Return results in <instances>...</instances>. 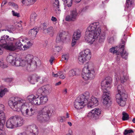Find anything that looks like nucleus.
I'll return each mask as SVG.
<instances>
[{
    "instance_id": "a878e982",
    "label": "nucleus",
    "mask_w": 135,
    "mask_h": 135,
    "mask_svg": "<svg viewBox=\"0 0 135 135\" xmlns=\"http://www.w3.org/2000/svg\"><path fill=\"white\" fill-rule=\"evenodd\" d=\"M120 50L122 51L120 52V54L123 58H124L125 59H127L128 57V53L124 50V46L122 45L120 48Z\"/></svg>"
},
{
    "instance_id": "2f4dec72",
    "label": "nucleus",
    "mask_w": 135,
    "mask_h": 135,
    "mask_svg": "<svg viewBox=\"0 0 135 135\" xmlns=\"http://www.w3.org/2000/svg\"><path fill=\"white\" fill-rule=\"evenodd\" d=\"M134 3V0H126V6L128 8L131 9L132 7V5Z\"/></svg>"
},
{
    "instance_id": "aec40b11",
    "label": "nucleus",
    "mask_w": 135,
    "mask_h": 135,
    "mask_svg": "<svg viewBox=\"0 0 135 135\" xmlns=\"http://www.w3.org/2000/svg\"><path fill=\"white\" fill-rule=\"evenodd\" d=\"M52 90V88L50 86L43 87L38 89V91L39 93H43L46 95L50 93Z\"/></svg>"
},
{
    "instance_id": "6ab92c4d",
    "label": "nucleus",
    "mask_w": 135,
    "mask_h": 135,
    "mask_svg": "<svg viewBox=\"0 0 135 135\" xmlns=\"http://www.w3.org/2000/svg\"><path fill=\"white\" fill-rule=\"evenodd\" d=\"M28 129L30 132V135H36L38 133V129L36 126L35 124L29 125Z\"/></svg>"
},
{
    "instance_id": "864d4df0",
    "label": "nucleus",
    "mask_w": 135,
    "mask_h": 135,
    "mask_svg": "<svg viewBox=\"0 0 135 135\" xmlns=\"http://www.w3.org/2000/svg\"><path fill=\"white\" fill-rule=\"evenodd\" d=\"M61 41H63L61 39V38L59 36H57L56 39V42L59 43Z\"/></svg>"
},
{
    "instance_id": "09e8293b",
    "label": "nucleus",
    "mask_w": 135,
    "mask_h": 135,
    "mask_svg": "<svg viewBox=\"0 0 135 135\" xmlns=\"http://www.w3.org/2000/svg\"><path fill=\"white\" fill-rule=\"evenodd\" d=\"M109 42L110 43H112L114 41V38L113 37H109L108 38Z\"/></svg>"
},
{
    "instance_id": "13d9d810",
    "label": "nucleus",
    "mask_w": 135,
    "mask_h": 135,
    "mask_svg": "<svg viewBox=\"0 0 135 135\" xmlns=\"http://www.w3.org/2000/svg\"><path fill=\"white\" fill-rule=\"evenodd\" d=\"M12 14L13 16H15L17 17H20V16L19 15V14L18 13L15 12L13 11H12Z\"/></svg>"
},
{
    "instance_id": "b1692460",
    "label": "nucleus",
    "mask_w": 135,
    "mask_h": 135,
    "mask_svg": "<svg viewBox=\"0 0 135 135\" xmlns=\"http://www.w3.org/2000/svg\"><path fill=\"white\" fill-rule=\"evenodd\" d=\"M39 79V77L36 75H33L30 76L28 78V80L31 83L34 84Z\"/></svg>"
},
{
    "instance_id": "774afa93",
    "label": "nucleus",
    "mask_w": 135,
    "mask_h": 135,
    "mask_svg": "<svg viewBox=\"0 0 135 135\" xmlns=\"http://www.w3.org/2000/svg\"><path fill=\"white\" fill-rule=\"evenodd\" d=\"M6 3V2L5 1V0H4V1H3L2 3V5H4V4H5Z\"/></svg>"
},
{
    "instance_id": "0eeeda50",
    "label": "nucleus",
    "mask_w": 135,
    "mask_h": 135,
    "mask_svg": "<svg viewBox=\"0 0 135 135\" xmlns=\"http://www.w3.org/2000/svg\"><path fill=\"white\" fill-rule=\"evenodd\" d=\"M91 57V52L90 50L87 49L81 52L78 57L79 63L82 65L86 61L89 60Z\"/></svg>"
},
{
    "instance_id": "f03ea898",
    "label": "nucleus",
    "mask_w": 135,
    "mask_h": 135,
    "mask_svg": "<svg viewBox=\"0 0 135 135\" xmlns=\"http://www.w3.org/2000/svg\"><path fill=\"white\" fill-rule=\"evenodd\" d=\"M101 31L100 26L98 23L91 24L88 27L85 32L84 37L85 41L87 43L92 44L99 35V42L100 43L103 42L105 38V33L103 32L100 34Z\"/></svg>"
},
{
    "instance_id": "dca6fc26",
    "label": "nucleus",
    "mask_w": 135,
    "mask_h": 135,
    "mask_svg": "<svg viewBox=\"0 0 135 135\" xmlns=\"http://www.w3.org/2000/svg\"><path fill=\"white\" fill-rule=\"evenodd\" d=\"M101 113V110L98 108H95L92 110L89 114L91 117L95 119L98 118L99 116Z\"/></svg>"
},
{
    "instance_id": "a18cd8bd",
    "label": "nucleus",
    "mask_w": 135,
    "mask_h": 135,
    "mask_svg": "<svg viewBox=\"0 0 135 135\" xmlns=\"http://www.w3.org/2000/svg\"><path fill=\"white\" fill-rule=\"evenodd\" d=\"M133 132V131L132 129H129V130H127L126 129L124 131V134L126 135L127 134H129Z\"/></svg>"
},
{
    "instance_id": "39448f33",
    "label": "nucleus",
    "mask_w": 135,
    "mask_h": 135,
    "mask_svg": "<svg viewBox=\"0 0 135 135\" xmlns=\"http://www.w3.org/2000/svg\"><path fill=\"white\" fill-rule=\"evenodd\" d=\"M14 40L13 37H9V36L4 35L1 37L0 41L1 47L7 50L14 51L16 49L15 47L12 42Z\"/></svg>"
},
{
    "instance_id": "052dcab7",
    "label": "nucleus",
    "mask_w": 135,
    "mask_h": 135,
    "mask_svg": "<svg viewBox=\"0 0 135 135\" xmlns=\"http://www.w3.org/2000/svg\"><path fill=\"white\" fill-rule=\"evenodd\" d=\"M59 72L57 74H54V72L52 73V75L53 76L55 77H57L59 76Z\"/></svg>"
},
{
    "instance_id": "4be33fe9",
    "label": "nucleus",
    "mask_w": 135,
    "mask_h": 135,
    "mask_svg": "<svg viewBox=\"0 0 135 135\" xmlns=\"http://www.w3.org/2000/svg\"><path fill=\"white\" fill-rule=\"evenodd\" d=\"M115 77L117 80H119L121 83H123L125 82L128 79V77L127 76H124V73L122 72L121 74H118L117 75H115Z\"/></svg>"
},
{
    "instance_id": "c85d7f7f",
    "label": "nucleus",
    "mask_w": 135,
    "mask_h": 135,
    "mask_svg": "<svg viewBox=\"0 0 135 135\" xmlns=\"http://www.w3.org/2000/svg\"><path fill=\"white\" fill-rule=\"evenodd\" d=\"M36 97V95L31 94L28 95L27 97V100L31 104H32L34 99Z\"/></svg>"
},
{
    "instance_id": "7ed1b4c3",
    "label": "nucleus",
    "mask_w": 135,
    "mask_h": 135,
    "mask_svg": "<svg viewBox=\"0 0 135 135\" xmlns=\"http://www.w3.org/2000/svg\"><path fill=\"white\" fill-rule=\"evenodd\" d=\"M112 78L110 77H106L101 82V88L103 91V103L106 108H108L110 105L109 101L110 91H108L112 86Z\"/></svg>"
},
{
    "instance_id": "bf43d9fd",
    "label": "nucleus",
    "mask_w": 135,
    "mask_h": 135,
    "mask_svg": "<svg viewBox=\"0 0 135 135\" xmlns=\"http://www.w3.org/2000/svg\"><path fill=\"white\" fill-rule=\"evenodd\" d=\"M77 40H75V39H74V38H73L71 44V45L72 46H74L75 45Z\"/></svg>"
},
{
    "instance_id": "8fccbe9b",
    "label": "nucleus",
    "mask_w": 135,
    "mask_h": 135,
    "mask_svg": "<svg viewBox=\"0 0 135 135\" xmlns=\"http://www.w3.org/2000/svg\"><path fill=\"white\" fill-rule=\"evenodd\" d=\"M21 3L23 5L26 6L29 5L27 0H22Z\"/></svg>"
},
{
    "instance_id": "412c9836",
    "label": "nucleus",
    "mask_w": 135,
    "mask_h": 135,
    "mask_svg": "<svg viewBox=\"0 0 135 135\" xmlns=\"http://www.w3.org/2000/svg\"><path fill=\"white\" fill-rule=\"evenodd\" d=\"M23 38L22 37H20L17 40L15 44V46L14 45L16 48L14 50H16L17 48L22 50L23 44Z\"/></svg>"
},
{
    "instance_id": "ea45409f",
    "label": "nucleus",
    "mask_w": 135,
    "mask_h": 135,
    "mask_svg": "<svg viewBox=\"0 0 135 135\" xmlns=\"http://www.w3.org/2000/svg\"><path fill=\"white\" fill-rule=\"evenodd\" d=\"M72 1L73 0H65L64 1V4L69 7H70L72 4Z\"/></svg>"
},
{
    "instance_id": "3c124183",
    "label": "nucleus",
    "mask_w": 135,
    "mask_h": 135,
    "mask_svg": "<svg viewBox=\"0 0 135 135\" xmlns=\"http://www.w3.org/2000/svg\"><path fill=\"white\" fill-rule=\"evenodd\" d=\"M60 75H59V78L62 79H64L65 78V76L63 75V73L61 71H59Z\"/></svg>"
},
{
    "instance_id": "f3484780",
    "label": "nucleus",
    "mask_w": 135,
    "mask_h": 135,
    "mask_svg": "<svg viewBox=\"0 0 135 135\" xmlns=\"http://www.w3.org/2000/svg\"><path fill=\"white\" fill-rule=\"evenodd\" d=\"M23 46L22 51H25L30 48L32 46V44L29 41L28 38L25 37L23 38Z\"/></svg>"
},
{
    "instance_id": "f8f14e48",
    "label": "nucleus",
    "mask_w": 135,
    "mask_h": 135,
    "mask_svg": "<svg viewBox=\"0 0 135 135\" xmlns=\"http://www.w3.org/2000/svg\"><path fill=\"white\" fill-rule=\"evenodd\" d=\"M16 128L22 126L25 123V120L21 116L18 115L13 116Z\"/></svg>"
},
{
    "instance_id": "c03bdc74",
    "label": "nucleus",
    "mask_w": 135,
    "mask_h": 135,
    "mask_svg": "<svg viewBox=\"0 0 135 135\" xmlns=\"http://www.w3.org/2000/svg\"><path fill=\"white\" fill-rule=\"evenodd\" d=\"M60 37L63 41L64 40L66 39V36L63 33H60L58 35Z\"/></svg>"
},
{
    "instance_id": "f704fd0d",
    "label": "nucleus",
    "mask_w": 135,
    "mask_h": 135,
    "mask_svg": "<svg viewBox=\"0 0 135 135\" xmlns=\"http://www.w3.org/2000/svg\"><path fill=\"white\" fill-rule=\"evenodd\" d=\"M0 135H6L5 131L4 128V124H0Z\"/></svg>"
},
{
    "instance_id": "5fc2aeb1",
    "label": "nucleus",
    "mask_w": 135,
    "mask_h": 135,
    "mask_svg": "<svg viewBox=\"0 0 135 135\" xmlns=\"http://www.w3.org/2000/svg\"><path fill=\"white\" fill-rule=\"evenodd\" d=\"M110 51L111 52H112L113 53H116L117 52V51L115 50V48L114 47L110 49Z\"/></svg>"
},
{
    "instance_id": "e2e57ef3",
    "label": "nucleus",
    "mask_w": 135,
    "mask_h": 135,
    "mask_svg": "<svg viewBox=\"0 0 135 135\" xmlns=\"http://www.w3.org/2000/svg\"><path fill=\"white\" fill-rule=\"evenodd\" d=\"M51 20L53 22H56L57 20V18L55 17L54 16L52 17Z\"/></svg>"
},
{
    "instance_id": "6e6552de",
    "label": "nucleus",
    "mask_w": 135,
    "mask_h": 135,
    "mask_svg": "<svg viewBox=\"0 0 135 135\" xmlns=\"http://www.w3.org/2000/svg\"><path fill=\"white\" fill-rule=\"evenodd\" d=\"M89 97V93L88 92L86 91L77 97L75 101L84 107L86 105H87L88 100Z\"/></svg>"
},
{
    "instance_id": "a211bd4d",
    "label": "nucleus",
    "mask_w": 135,
    "mask_h": 135,
    "mask_svg": "<svg viewBox=\"0 0 135 135\" xmlns=\"http://www.w3.org/2000/svg\"><path fill=\"white\" fill-rule=\"evenodd\" d=\"M6 126L7 128L13 129L16 128L13 117H11L6 123Z\"/></svg>"
},
{
    "instance_id": "de8ad7c7",
    "label": "nucleus",
    "mask_w": 135,
    "mask_h": 135,
    "mask_svg": "<svg viewBox=\"0 0 135 135\" xmlns=\"http://www.w3.org/2000/svg\"><path fill=\"white\" fill-rule=\"evenodd\" d=\"M12 28L11 26H7L6 27V28L4 30H2V31H7L10 32H12Z\"/></svg>"
},
{
    "instance_id": "c756f323",
    "label": "nucleus",
    "mask_w": 135,
    "mask_h": 135,
    "mask_svg": "<svg viewBox=\"0 0 135 135\" xmlns=\"http://www.w3.org/2000/svg\"><path fill=\"white\" fill-rule=\"evenodd\" d=\"M8 90L7 88H4L3 86L0 87V98L2 97L5 93Z\"/></svg>"
},
{
    "instance_id": "603ef678",
    "label": "nucleus",
    "mask_w": 135,
    "mask_h": 135,
    "mask_svg": "<svg viewBox=\"0 0 135 135\" xmlns=\"http://www.w3.org/2000/svg\"><path fill=\"white\" fill-rule=\"evenodd\" d=\"M4 106L2 104H0V112L1 113H4L3 111L4 110Z\"/></svg>"
},
{
    "instance_id": "a19ab883",
    "label": "nucleus",
    "mask_w": 135,
    "mask_h": 135,
    "mask_svg": "<svg viewBox=\"0 0 135 135\" xmlns=\"http://www.w3.org/2000/svg\"><path fill=\"white\" fill-rule=\"evenodd\" d=\"M117 89L118 90V93H125L123 92V88L121 85H118L117 86Z\"/></svg>"
},
{
    "instance_id": "4c0bfd02",
    "label": "nucleus",
    "mask_w": 135,
    "mask_h": 135,
    "mask_svg": "<svg viewBox=\"0 0 135 135\" xmlns=\"http://www.w3.org/2000/svg\"><path fill=\"white\" fill-rule=\"evenodd\" d=\"M69 76L72 77L76 75V71L75 69H73L70 70L68 73Z\"/></svg>"
},
{
    "instance_id": "6e6d98bb",
    "label": "nucleus",
    "mask_w": 135,
    "mask_h": 135,
    "mask_svg": "<svg viewBox=\"0 0 135 135\" xmlns=\"http://www.w3.org/2000/svg\"><path fill=\"white\" fill-rule=\"evenodd\" d=\"M29 5H31L33 4L36 2V0H27Z\"/></svg>"
},
{
    "instance_id": "69168bd1",
    "label": "nucleus",
    "mask_w": 135,
    "mask_h": 135,
    "mask_svg": "<svg viewBox=\"0 0 135 135\" xmlns=\"http://www.w3.org/2000/svg\"><path fill=\"white\" fill-rule=\"evenodd\" d=\"M12 5L15 8L17 9L18 8V5L17 4H15L14 3H12Z\"/></svg>"
},
{
    "instance_id": "9b49d317",
    "label": "nucleus",
    "mask_w": 135,
    "mask_h": 135,
    "mask_svg": "<svg viewBox=\"0 0 135 135\" xmlns=\"http://www.w3.org/2000/svg\"><path fill=\"white\" fill-rule=\"evenodd\" d=\"M33 56L31 54L27 55L25 59L27 62V67L30 68L31 66H33L35 68L37 67V63L35 61H33Z\"/></svg>"
},
{
    "instance_id": "4468645a",
    "label": "nucleus",
    "mask_w": 135,
    "mask_h": 135,
    "mask_svg": "<svg viewBox=\"0 0 135 135\" xmlns=\"http://www.w3.org/2000/svg\"><path fill=\"white\" fill-rule=\"evenodd\" d=\"M43 25L44 27L43 30L44 33L49 35L50 36H52L55 32V30L54 27L52 26H50L46 28V26L45 23H43Z\"/></svg>"
},
{
    "instance_id": "ddd939ff",
    "label": "nucleus",
    "mask_w": 135,
    "mask_h": 135,
    "mask_svg": "<svg viewBox=\"0 0 135 135\" xmlns=\"http://www.w3.org/2000/svg\"><path fill=\"white\" fill-rule=\"evenodd\" d=\"M18 58L14 57L12 55H9L6 58L7 61L11 64L12 65L15 66L19 65V61L17 60Z\"/></svg>"
},
{
    "instance_id": "20e7f679",
    "label": "nucleus",
    "mask_w": 135,
    "mask_h": 135,
    "mask_svg": "<svg viewBox=\"0 0 135 135\" xmlns=\"http://www.w3.org/2000/svg\"><path fill=\"white\" fill-rule=\"evenodd\" d=\"M93 67V64L89 62L88 63L87 67H85L83 69L81 75L82 78L85 80H88L87 82H85L86 84L89 83L90 80L94 78L95 74Z\"/></svg>"
},
{
    "instance_id": "338daca9",
    "label": "nucleus",
    "mask_w": 135,
    "mask_h": 135,
    "mask_svg": "<svg viewBox=\"0 0 135 135\" xmlns=\"http://www.w3.org/2000/svg\"><path fill=\"white\" fill-rule=\"evenodd\" d=\"M111 32L114 35L115 34H116L117 33V31L115 30H113Z\"/></svg>"
},
{
    "instance_id": "37998d69",
    "label": "nucleus",
    "mask_w": 135,
    "mask_h": 135,
    "mask_svg": "<svg viewBox=\"0 0 135 135\" xmlns=\"http://www.w3.org/2000/svg\"><path fill=\"white\" fill-rule=\"evenodd\" d=\"M61 48L59 46H55L53 48V51L55 52H58L61 50Z\"/></svg>"
},
{
    "instance_id": "e433bc0d",
    "label": "nucleus",
    "mask_w": 135,
    "mask_h": 135,
    "mask_svg": "<svg viewBox=\"0 0 135 135\" xmlns=\"http://www.w3.org/2000/svg\"><path fill=\"white\" fill-rule=\"evenodd\" d=\"M122 119L124 120H128L129 119V115L125 112H122Z\"/></svg>"
},
{
    "instance_id": "9d476101",
    "label": "nucleus",
    "mask_w": 135,
    "mask_h": 135,
    "mask_svg": "<svg viewBox=\"0 0 135 135\" xmlns=\"http://www.w3.org/2000/svg\"><path fill=\"white\" fill-rule=\"evenodd\" d=\"M78 15V13L76 9L71 10L70 15L66 16L65 18V20L67 21H75Z\"/></svg>"
},
{
    "instance_id": "680f3d73",
    "label": "nucleus",
    "mask_w": 135,
    "mask_h": 135,
    "mask_svg": "<svg viewBox=\"0 0 135 135\" xmlns=\"http://www.w3.org/2000/svg\"><path fill=\"white\" fill-rule=\"evenodd\" d=\"M54 59V57H52L50 59L49 61L51 65L52 64L53 61Z\"/></svg>"
},
{
    "instance_id": "58836bf2",
    "label": "nucleus",
    "mask_w": 135,
    "mask_h": 135,
    "mask_svg": "<svg viewBox=\"0 0 135 135\" xmlns=\"http://www.w3.org/2000/svg\"><path fill=\"white\" fill-rule=\"evenodd\" d=\"M54 12L57 15H59L61 12V10L59 6L54 7Z\"/></svg>"
},
{
    "instance_id": "2eb2a0df",
    "label": "nucleus",
    "mask_w": 135,
    "mask_h": 135,
    "mask_svg": "<svg viewBox=\"0 0 135 135\" xmlns=\"http://www.w3.org/2000/svg\"><path fill=\"white\" fill-rule=\"evenodd\" d=\"M98 103L99 102L97 98L92 96L89 100H88V107L89 108H92L94 106H96L97 105Z\"/></svg>"
},
{
    "instance_id": "393cba45",
    "label": "nucleus",
    "mask_w": 135,
    "mask_h": 135,
    "mask_svg": "<svg viewBox=\"0 0 135 135\" xmlns=\"http://www.w3.org/2000/svg\"><path fill=\"white\" fill-rule=\"evenodd\" d=\"M38 30L37 29L33 28L30 30L28 32L29 35L32 38H35L38 32Z\"/></svg>"
},
{
    "instance_id": "c9c22d12",
    "label": "nucleus",
    "mask_w": 135,
    "mask_h": 135,
    "mask_svg": "<svg viewBox=\"0 0 135 135\" xmlns=\"http://www.w3.org/2000/svg\"><path fill=\"white\" fill-rule=\"evenodd\" d=\"M74 107L77 109H80L84 107L83 106L79 104L75 101L74 103Z\"/></svg>"
},
{
    "instance_id": "f257e3e1",
    "label": "nucleus",
    "mask_w": 135,
    "mask_h": 135,
    "mask_svg": "<svg viewBox=\"0 0 135 135\" xmlns=\"http://www.w3.org/2000/svg\"><path fill=\"white\" fill-rule=\"evenodd\" d=\"M8 104L14 111L18 112L21 111L22 115L25 117H31L37 112L35 107L30 108L27 105V103L25 100H19L17 98H11L8 102Z\"/></svg>"
},
{
    "instance_id": "72a5a7b5",
    "label": "nucleus",
    "mask_w": 135,
    "mask_h": 135,
    "mask_svg": "<svg viewBox=\"0 0 135 135\" xmlns=\"http://www.w3.org/2000/svg\"><path fill=\"white\" fill-rule=\"evenodd\" d=\"M37 17V15L36 13H33L31 14L30 16V21L31 23L33 24L35 23Z\"/></svg>"
},
{
    "instance_id": "bb28decb",
    "label": "nucleus",
    "mask_w": 135,
    "mask_h": 135,
    "mask_svg": "<svg viewBox=\"0 0 135 135\" xmlns=\"http://www.w3.org/2000/svg\"><path fill=\"white\" fill-rule=\"evenodd\" d=\"M17 60H18L19 61V65H16L15 66L18 67L20 66H27V67H27V62L25 60H25H22L18 58Z\"/></svg>"
},
{
    "instance_id": "1a4fd4ad",
    "label": "nucleus",
    "mask_w": 135,
    "mask_h": 135,
    "mask_svg": "<svg viewBox=\"0 0 135 135\" xmlns=\"http://www.w3.org/2000/svg\"><path fill=\"white\" fill-rule=\"evenodd\" d=\"M127 97L125 93L117 94L116 95V101L119 105L123 107L126 104V100Z\"/></svg>"
},
{
    "instance_id": "423d86ee",
    "label": "nucleus",
    "mask_w": 135,
    "mask_h": 135,
    "mask_svg": "<svg viewBox=\"0 0 135 135\" xmlns=\"http://www.w3.org/2000/svg\"><path fill=\"white\" fill-rule=\"evenodd\" d=\"M50 109L48 106L43 108L38 112L37 116V120L40 123H44L48 120L52 114Z\"/></svg>"
},
{
    "instance_id": "79ce46f5",
    "label": "nucleus",
    "mask_w": 135,
    "mask_h": 135,
    "mask_svg": "<svg viewBox=\"0 0 135 135\" xmlns=\"http://www.w3.org/2000/svg\"><path fill=\"white\" fill-rule=\"evenodd\" d=\"M0 67L3 68H6L7 67L6 64L4 63V61L2 60H0Z\"/></svg>"
},
{
    "instance_id": "cd10ccee",
    "label": "nucleus",
    "mask_w": 135,
    "mask_h": 135,
    "mask_svg": "<svg viewBox=\"0 0 135 135\" xmlns=\"http://www.w3.org/2000/svg\"><path fill=\"white\" fill-rule=\"evenodd\" d=\"M81 36V32L78 30L74 33L73 38L75 40H78Z\"/></svg>"
},
{
    "instance_id": "0e129e2a",
    "label": "nucleus",
    "mask_w": 135,
    "mask_h": 135,
    "mask_svg": "<svg viewBox=\"0 0 135 135\" xmlns=\"http://www.w3.org/2000/svg\"><path fill=\"white\" fill-rule=\"evenodd\" d=\"M17 135H27L26 132H23L22 133H18Z\"/></svg>"
},
{
    "instance_id": "7c9ffc66",
    "label": "nucleus",
    "mask_w": 135,
    "mask_h": 135,
    "mask_svg": "<svg viewBox=\"0 0 135 135\" xmlns=\"http://www.w3.org/2000/svg\"><path fill=\"white\" fill-rule=\"evenodd\" d=\"M32 105H40L39 96L38 95H36V97L34 99Z\"/></svg>"
},
{
    "instance_id": "4d7b16f0",
    "label": "nucleus",
    "mask_w": 135,
    "mask_h": 135,
    "mask_svg": "<svg viewBox=\"0 0 135 135\" xmlns=\"http://www.w3.org/2000/svg\"><path fill=\"white\" fill-rule=\"evenodd\" d=\"M62 59L64 60H67L69 58L68 55H64L62 56Z\"/></svg>"
},
{
    "instance_id": "473e14b6",
    "label": "nucleus",
    "mask_w": 135,
    "mask_h": 135,
    "mask_svg": "<svg viewBox=\"0 0 135 135\" xmlns=\"http://www.w3.org/2000/svg\"><path fill=\"white\" fill-rule=\"evenodd\" d=\"M6 119V117L4 113L0 112V124H4Z\"/></svg>"
},
{
    "instance_id": "49530a36",
    "label": "nucleus",
    "mask_w": 135,
    "mask_h": 135,
    "mask_svg": "<svg viewBox=\"0 0 135 135\" xmlns=\"http://www.w3.org/2000/svg\"><path fill=\"white\" fill-rule=\"evenodd\" d=\"M65 117L64 116H62L59 117L58 118V120L59 121L61 122H62L65 121Z\"/></svg>"
},
{
    "instance_id": "5701e85b",
    "label": "nucleus",
    "mask_w": 135,
    "mask_h": 135,
    "mask_svg": "<svg viewBox=\"0 0 135 135\" xmlns=\"http://www.w3.org/2000/svg\"><path fill=\"white\" fill-rule=\"evenodd\" d=\"M41 95L39 97L40 105L41 104H44L48 100V97L46 94H44L41 93Z\"/></svg>"
}]
</instances>
